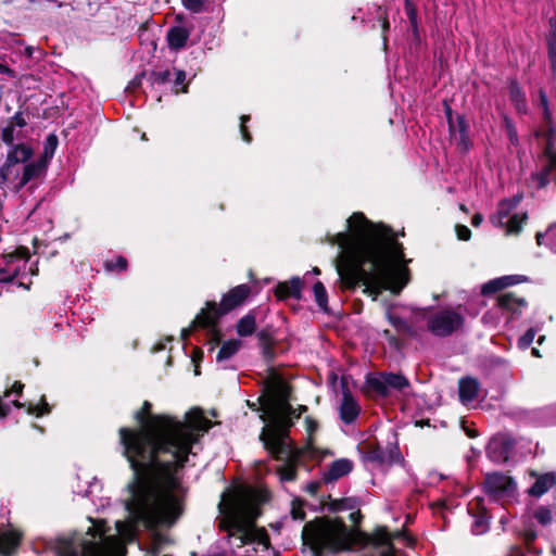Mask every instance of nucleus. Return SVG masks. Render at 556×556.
Segmentation results:
<instances>
[{"mask_svg": "<svg viewBox=\"0 0 556 556\" xmlns=\"http://www.w3.org/2000/svg\"><path fill=\"white\" fill-rule=\"evenodd\" d=\"M182 5L192 13H201L205 10L208 0H181Z\"/></svg>", "mask_w": 556, "mask_h": 556, "instance_id": "obj_57", "label": "nucleus"}, {"mask_svg": "<svg viewBox=\"0 0 556 556\" xmlns=\"http://www.w3.org/2000/svg\"><path fill=\"white\" fill-rule=\"evenodd\" d=\"M346 223L348 231L338 232L330 241L342 249L336 261L340 290L354 292L362 285L363 293L372 300L383 290L396 292L392 289L397 276L395 264L405 257L397 235L388 225L372 223L362 212L353 213Z\"/></svg>", "mask_w": 556, "mask_h": 556, "instance_id": "obj_2", "label": "nucleus"}, {"mask_svg": "<svg viewBox=\"0 0 556 556\" xmlns=\"http://www.w3.org/2000/svg\"><path fill=\"white\" fill-rule=\"evenodd\" d=\"M301 452L291 453L288 457L282 459L286 464L278 469L281 481H294L298 477L296 465L301 457Z\"/></svg>", "mask_w": 556, "mask_h": 556, "instance_id": "obj_30", "label": "nucleus"}, {"mask_svg": "<svg viewBox=\"0 0 556 556\" xmlns=\"http://www.w3.org/2000/svg\"><path fill=\"white\" fill-rule=\"evenodd\" d=\"M527 306V300L517 296L514 292H504L496 296V307L507 316L508 320L519 319Z\"/></svg>", "mask_w": 556, "mask_h": 556, "instance_id": "obj_14", "label": "nucleus"}, {"mask_svg": "<svg viewBox=\"0 0 556 556\" xmlns=\"http://www.w3.org/2000/svg\"><path fill=\"white\" fill-rule=\"evenodd\" d=\"M233 493H245L250 498H253V502L258 503L260 506L270 500V492L266 489L240 488L233 491Z\"/></svg>", "mask_w": 556, "mask_h": 556, "instance_id": "obj_36", "label": "nucleus"}, {"mask_svg": "<svg viewBox=\"0 0 556 556\" xmlns=\"http://www.w3.org/2000/svg\"><path fill=\"white\" fill-rule=\"evenodd\" d=\"M517 444V440L508 432H498L494 434L486 447L485 453L488 458L498 465L506 464Z\"/></svg>", "mask_w": 556, "mask_h": 556, "instance_id": "obj_9", "label": "nucleus"}, {"mask_svg": "<svg viewBox=\"0 0 556 556\" xmlns=\"http://www.w3.org/2000/svg\"><path fill=\"white\" fill-rule=\"evenodd\" d=\"M479 393V382L476 378L465 377L458 381V396L463 403L473 401Z\"/></svg>", "mask_w": 556, "mask_h": 556, "instance_id": "obj_27", "label": "nucleus"}, {"mask_svg": "<svg viewBox=\"0 0 556 556\" xmlns=\"http://www.w3.org/2000/svg\"><path fill=\"white\" fill-rule=\"evenodd\" d=\"M22 540L23 533L17 530H0V556H14Z\"/></svg>", "mask_w": 556, "mask_h": 556, "instance_id": "obj_20", "label": "nucleus"}, {"mask_svg": "<svg viewBox=\"0 0 556 556\" xmlns=\"http://www.w3.org/2000/svg\"><path fill=\"white\" fill-rule=\"evenodd\" d=\"M556 484V476L553 472H547L538 476L534 483L528 490L530 496L540 497L544 495L551 488Z\"/></svg>", "mask_w": 556, "mask_h": 556, "instance_id": "obj_29", "label": "nucleus"}, {"mask_svg": "<svg viewBox=\"0 0 556 556\" xmlns=\"http://www.w3.org/2000/svg\"><path fill=\"white\" fill-rule=\"evenodd\" d=\"M313 292L315 301L318 307L326 314L330 313V308L328 306V293L320 280H317L313 286Z\"/></svg>", "mask_w": 556, "mask_h": 556, "instance_id": "obj_37", "label": "nucleus"}, {"mask_svg": "<svg viewBox=\"0 0 556 556\" xmlns=\"http://www.w3.org/2000/svg\"><path fill=\"white\" fill-rule=\"evenodd\" d=\"M268 379L265 381V391L267 397L260 396L258 402L262 403L263 414L260 415L261 420L268 421L270 415L291 416L295 409L289 403L291 397V386L277 372L274 367H269Z\"/></svg>", "mask_w": 556, "mask_h": 556, "instance_id": "obj_4", "label": "nucleus"}, {"mask_svg": "<svg viewBox=\"0 0 556 556\" xmlns=\"http://www.w3.org/2000/svg\"><path fill=\"white\" fill-rule=\"evenodd\" d=\"M219 511L224 515L223 519L218 523V529L220 531L228 532V536H232L231 530H236L241 533L244 532L243 523L239 518V515L232 504L230 502V497L228 496L225 502H220L218 504Z\"/></svg>", "mask_w": 556, "mask_h": 556, "instance_id": "obj_16", "label": "nucleus"}, {"mask_svg": "<svg viewBox=\"0 0 556 556\" xmlns=\"http://www.w3.org/2000/svg\"><path fill=\"white\" fill-rule=\"evenodd\" d=\"M521 538L525 542V544L527 545V547L529 548V546L536 540L538 538V532L536 530L531 526L527 529H525L522 532H521Z\"/></svg>", "mask_w": 556, "mask_h": 556, "instance_id": "obj_62", "label": "nucleus"}, {"mask_svg": "<svg viewBox=\"0 0 556 556\" xmlns=\"http://www.w3.org/2000/svg\"><path fill=\"white\" fill-rule=\"evenodd\" d=\"M303 281L300 277H292L289 280L278 282L274 288V294L278 301L288 299H302Z\"/></svg>", "mask_w": 556, "mask_h": 556, "instance_id": "obj_19", "label": "nucleus"}, {"mask_svg": "<svg viewBox=\"0 0 556 556\" xmlns=\"http://www.w3.org/2000/svg\"><path fill=\"white\" fill-rule=\"evenodd\" d=\"M387 453V459L386 464L389 466H392L394 464H400L404 460L403 455L400 451L399 445L395 444H389L387 448L384 450Z\"/></svg>", "mask_w": 556, "mask_h": 556, "instance_id": "obj_47", "label": "nucleus"}, {"mask_svg": "<svg viewBox=\"0 0 556 556\" xmlns=\"http://www.w3.org/2000/svg\"><path fill=\"white\" fill-rule=\"evenodd\" d=\"M365 459L377 465H386L387 453L379 444H371L365 453Z\"/></svg>", "mask_w": 556, "mask_h": 556, "instance_id": "obj_39", "label": "nucleus"}, {"mask_svg": "<svg viewBox=\"0 0 556 556\" xmlns=\"http://www.w3.org/2000/svg\"><path fill=\"white\" fill-rule=\"evenodd\" d=\"M228 495L239 515L240 520L244 525V532L247 530H253L256 526L257 519L263 514L258 503L253 502V498H250L245 493L236 494L231 492Z\"/></svg>", "mask_w": 556, "mask_h": 556, "instance_id": "obj_10", "label": "nucleus"}, {"mask_svg": "<svg viewBox=\"0 0 556 556\" xmlns=\"http://www.w3.org/2000/svg\"><path fill=\"white\" fill-rule=\"evenodd\" d=\"M33 149L25 143L14 144L8 152V155L13 154L17 160L15 164L25 163L33 156Z\"/></svg>", "mask_w": 556, "mask_h": 556, "instance_id": "obj_41", "label": "nucleus"}, {"mask_svg": "<svg viewBox=\"0 0 556 556\" xmlns=\"http://www.w3.org/2000/svg\"><path fill=\"white\" fill-rule=\"evenodd\" d=\"M504 126L508 137L509 142L517 147L519 144V138L517 134V129L513 121L508 116H504Z\"/></svg>", "mask_w": 556, "mask_h": 556, "instance_id": "obj_54", "label": "nucleus"}, {"mask_svg": "<svg viewBox=\"0 0 556 556\" xmlns=\"http://www.w3.org/2000/svg\"><path fill=\"white\" fill-rule=\"evenodd\" d=\"M501 280L503 283V288L505 289L507 287L525 282L528 280V278L526 276H521V275H508V276H502Z\"/></svg>", "mask_w": 556, "mask_h": 556, "instance_id": "obj_61", "label": "nucleus"}, {"mask_svg": "<svg viewBox=\"0 0 556 556\" xmlns=\"http://www.w3.org/2000/svg\"><path fill=\"white\" fill-rule=\"evenodd\" d=\"M545 125H546V129L545 130L538 129V130L534 131L533 135H534L535 138L543 137L545 139V147H544L543 152L549 153V151L555 150V144H556V125L554 123L545 124Z\"/></svg>", "mask_w": 556, "mask_h": 556, "instance_id": "obj_35", "label": "nucleus"}, {"mask_svg": "<svg viewBox=\"0 0 556 556\" xmlns=\"http://www.w3.org/2000/svg\"><path fill=\"white\" fill-rule=\"evenodd\" d=\"M2 141L8 144V146H11L13 147L14 143V127H13V123H9L3 129H2Z\"/></svg>", "mask_w": 556, "mask_h": 556, "instance_id": "obj_63", "label": "nucleus"}, {"mask_svg": "<svg viewBox=\"0 0 556 556\" xmlns=\"http://www.w3.org/2000/svg\"><path fill=\"white\" fill-rule=\"evenodd\" d=\"M366 384L372 393L381 397L390 395V389L403 391L410 387L409 380L401 372L382 371L378 376L368 374Z\"/></svg>", "mask_w": 556, "mask_h": 556, "instance_id": "obj_6", "label": "nucleus"}, {"mask_svg": "<svg viewBox=\"0 0 556 556\" xmlns=\"http://www.w3.org/2000/svg\"><path fill=\"white\" fill-rule=\"evenodd\" d=\"M356 501L352 497H344L340 500H331L327 504V508L331 513H338L346 509H353L355 507Z\"/></svg>", "mask_w": 556, "mask_h": 556, "instance_id": "obj_42", "label": "nucleus"}, {"mask_svg": "<svg viewBox=\"0 0 556 556\" xmlns=\"http://www.w3.org/2000/svg\"><path fill=\"white\" fill-rule=\"evenodd\" d=\"M190 30L184 26H172L166 34L168 48L178 51L186 47Z\"/></svg>", "mask_w": 556, "mask_h": 556, "instance_id": "obj_25", "label": "nucleus"}, {"mask_svg": "<svg viewBox=\"0 0 556 556\" xmlns=\"http://www.w3.org/2000/svg\"><path fill=\"white\" fill-rule=\"evenodd\" d=\"M301 538L312 556L336 555L355 547L353 529L340 517L321 516L307 521Z\"/></svg>", "mask_w": 556, "mask_h": 556, "instance_id": "obj_3", "label": "nucleus"}, {"mask_svg": "<svg viewBox=\"0 0 556 556\" xmlns=\"http://www.w3.org/2000/svg\"><path fill=\"white\" fill-rule=\"evenodd\" d=\"M186 81V72L184 70H176L175 71V80H174V87H175V93L187 92V85Z\"/></svg>", "mask_w": 556, "mask_h": 556, "instance_id": "obj_60", "label": "nucleus"}, {"mask_svg": "<svg viewBox=\"0 0 556 556\" xmlns=\"http://www.w3.org/2000/svg\"><path fill=\"white\" fill-rule=\"evenodd\" d=\"M305 501L302 498L295 497L291 503V517L294 520H304L306 514L304 511Z\"/></svg>", "mask_w": 556, "mask_h": 556, "instance_id": "obj_52", "label": "nucleus"}, {"mask_svg": "<svg viewBox=\"0 0 556 556\" xmlns=\"http://www.w3.org/2000/svg\"><path fill=\"white\" fill-rule=\"evenodd\" d=\"M388 321L396 329L399 333H404L409 338L417 337V330L410 324H408L404 318L393 315L391 313H387Z\"/></svg>", "mask_w": 556, "mask_h": 556, "instance_id": "obj_33", "label": "nucleus"}, {"mask_svg": "<svg viewBox=\"0 0 556 556\" xmlns=\"http://www.w3.org/2000/svg\"><path fill=\"white\" fill-rule=\"evenodd\" d=\"M258 345L262 350V356L268 364L273 363L276 358L275 345L276 339L270 328L261 329L256 333Z\"/></svg>", "mask_w": 556, "mask_h": 556, "instance_id": "obj_22", "label": "nucleus"}, {"mask_svg": "<svg viewBox=\"0 0 556 556\" xmlns=\"http://www.w3.org/2000/svg\"><path fill=\"white\" fill-rule=\"evenodd\" d=\"M468 513L473 518L471 531L476 535L484 534L489 530V522L491 516L488 509L483 506V498L477 497L475 506L471 504L468 507Z\"/></svg>", "mask_w": 556, "mask_h": 556, "instance_id": "obj_18", "label": "nucleus"}, {"mask_svg": "<svg viewBox=\"0 0 556 556\" xmlns=\"http://www.w3.org/2000/svg\"><path fill=\"white\" fill-rule=\"evenodd\" d=\"M483 488L489 495H511L516 491V483L511 477L496 471L485 475Z\"/></svg>", "mask_w": 556, "mask_h": 556, "instance_id": "obj_13", "label": "nucleus"}, {"mask_svg": "<svg viewBox=\"0 0 556 556\" xmlns=\"http://www.w3.org/2000/svg\"><path fill=\"white\" fill-rule=\"evenodd\" d=\"M289 438L290 431L283 432L282 430H277L274 433L268 432V435L261 442L274 459H285L291 455V453L300 452L292 443L287 442Z\"/></svg>", "mask_w": 556, "mask_h": 556, "instance_id": "obj_11", "label": "nucleus"}, {"mask_svg": "<svg viewBox=\"0 0 556 556\" xmlns=\"http://www.w3.org/2000/svg\"><path fill=\"white\" fill-rule=\"evenodd\" d=\"M535 329L534 328H530L528 329L518 340V348L520 350H527L533 342L534 340V337H535Z\"/></svg>", "mask_w": 556, "mask_h": 556, "instance_id": "obj_59", "label": "nucleus"}, {"mask_svg": "<svg viewBox=\"0 0 556 556\" xmlns=\"http://www.w3.org/2000/svg\"><path fill=\"white\" fill-rule=\"evenodd\" d=\"M533 517L542 526H547L553 520L552 510L546 506L538 507L533 513Z\"/></svg>", "mask_w": 556, "mask_h": 556, "instance_id": "obj_50", "label": "nucleus"}, {"mask_svg": "<svg viewBox=\"0 0 556 556\" xmlns=\"http://www.w3.org/2000/svg\"><path fill=\"white\" fill-rule=\"evenodd\" d=\"M405 13L409 21V24L412 26V29L414 34L418 33V23H417V9L416 7L409 1L405 0Z\"/></svg>", "mask_w": 556, "mask_h": 556, "instance_id": "obj_53", "label": "nucleus"}, {"mask_svg": "<svg viewBox=\"0 0 556 556\" xmlns=\"http://www.w3.org/2000/svg\"><path fill=\"white\" fill-rule=\"evenodd\" d=\"M545 39L551 71L556 76V17L548 18V33Z\"/></svg>", "mask_w": 556, "mask_h": 556, "instance_id": "obj_28", "label": "nucleus"}, {"mask_svg": "<svg viewBox=\"0 0 556 556\" xmlns=\"http://www.w3.org/2000/svg\"><path fill=\"white\" fill-rule=\"evenodd\" d=\"M241 345L242 342L239 339H231L223 342L219 351L217 352L216 361L218 363H222L224 361L231 358L233 355L238 353Z\"/></svg>", "mask_w": 556, "mask_h": 556, "instance_id": "obj_34", "label": "nucleus"}, {"mask_svg": "<svg viewBox=\"0 0 556 556\" xmlns=\"http://www.w3.org/2000/svg\"><path fill=\"white\" fill-rule=\"evenodd\" d=\"M508 96L511 104L519 114L527 113L526 93L516 78L507 79Z\"/></svg>", "mask_w": 556, "mask_h": 556, "instance_id": "obj_24", "label": "nucleus"}, {"mask_svg": "<svg viewBox=\"0 0 556 556\" xmlns=\"http://www.w3.org/2000/svg\"><path fill=\"white\" fill-rule=\"evenodd\" d=\"M172 73L168 70L153 71L150 74V80L153 85H164L170 80Z\"/></svg>", "mask_w": 556, "mask_h": 556, "instance_id": "obj_56", "label": "nucleus"}, {"mask_svg": "<svg viewBox=\"0 0 556 556\" xmlns=\"http://www.w3.org/2000/svg\"><path fill=\"white\" fill-rule=\"evenodd\" d=\"M134 419L137 428L118 429L122 454L132 470L125 508L131 521L147 530L169 529L186 509L187 489L179 471L213 422L201 408L188 412L185 421L153 414L149 401H143Z\"/></svg>", "mask_w": 556, "mask_h": 556, "instance_id": "obj_1", "label": "nucleus"}, {"mask_svg": "<svg viewBox=\"0 0 556 556\" xmlns=\"http://www.w3.org/2000/svg\"><path fill=\"white\" fill-rule=\"evenodd\" d=\"M250 119H251L250 115L243 114L240 116V134H241L242 140L247 143H251L253 140L252 135L249 130V127L247 126V123L250 122Z\"/></svg>", "mask_w": 556, "mask_h": 556, "instance_id": "obj_58", "label": "nucleus"}, {"mask_svg": "<svg viewBox=\"0 0 556 556\" xmlns=\"http://www.w3.org/2000/svg\"><path fill=\"white\" fill-rule=\"evenodd\" d=\"M305 429L308 434L306 448L311 450L313 447V435L318 430V422L314 418L306 416L305 417Z\"/></svg>", "mask_w": 556, "mask_h": 556, "instance_id": "obj_55", "label": "nucleus"}, {"mask_svg": "<svg viewBox=\"0 0 556 556\" xmlns=\"http://www.w3.org/2000/svg\"><path fill=\"white\" fill-rule=\"evenodd\" d=\"M51 412L50 405L48 404L46 396L42 395L40 403L37 405L28 404L27 414L35 415L36 417H42Z\"/></svg>", "mask_w": 556, "mask_h": 556, "instance_id": "obj_46", "label": "nucleus"}, {"mask_svg": "<svg viewBox=\"0 0 556 556\" xmlns=\"http://www.w3.org/2000/svg\"><path fill=\"white\" fill-rule=\"evenodd\" d=\"M448 135L456 140L457 150L462 154L468 153L473 146L469 136V124L464 114H456L453 127L448 128Z\"/></svg>", "mask_w": 556, "mask_h": 556, "instance_id": "obj_15", "label": "nucleus"}, {"mask_svg": "<svg viewBox=\"0 0 556 556\" xmlns=\"http://www.w3.org/2000/svg\"><path fill=\"white\" fill-rule=\"evenodd\" d=\"M251 294V287L247 283L238 285L223 294L220 303L206 301L204 307L198 313V323L202 326L215 324L217 319L242 306Z\"/></svg>", "mask_w": 556, "mask_h": 556, "instance_id": "obj_5", "label": "nucleus"}, {"mask_svg": "<svg viewBox=\"0 0 556 556\" xmlns=\"http://www.w3.org/2000/svg\"><path fill=\"white\" fill-rule=\"evenodd\" d=\"M538 93H539L540 106L542 109L543 122L545 124L554 123L553 115H552V112L549 110L548 98H547V94H546L545 90L543 88H540Z\"/></svg>", "mask_w": 556, "mask_h": 556, "instance_id": "obj_45", "label": "nucleus"}, {"mask_svg": "<svg viewBox=\"0 0 556 556\" xmlns=\"http://www.w3.org/2000/svg\"><path fill=\"white\" fill-rule=\"evenodd\" d=\"M56 556H111L110 546L102 541L83 540L80 552L72 539H61L55 548Z\"/></svg>", "mask_w": 556, "mask_h": 556, "instance_id": "obj_7", "label": "nucleus"}, {"mask_svg": "<svg viewBox=\"0 0 556 556\" xmlns=\"http://www.w3.org/2000/svg\"><path fill=\"white\" fill-rule=\"evenodd\" d=\"M353 462L348 458H339L333 460L328 469L323 473V481L331 483L340 478L348 476L353 470Z\"/></svg>", "mask_w": 556, "mask_h": 556, "instance_id": "obj_21", "label": "nucleus"}, {"mask_svg": "<svg viewBox=\"0 0 556 556\" xmlns=\"http://www.w3.org/2000/svg\"><path fill=\"white\" fill-rule=\"evenodd\" d=\"M104 267L109 271H125L128 267V261L126 257L119 255L115 260L105 261Z\"/></svg>", "mask_w": 556, "mask_h": 556, "instance_id": "obj_49", "label": "nucleus"}, {"mask_svg": "<svg viewBox=\"0 0 556 556\" xmlns=\"http://www.w3.org/2000/svg\"><path fill=\"white\" fill-rule=\"evenodd\" d=\"M16 160L13 154L7 155L5 162L0 167V185H4L9 181L11 168L15 165Z\"/></svg>", "mask_w": 556, "mask_h": 556, "instance_id": "obj_48", "label": "nucleus"}, {"mask_svg": "<svg viewBox=\"0 0 556 556\" xmlns=\"http://www.w3.org/2000/svg\"><path fill=\"white\" fill-rule=\"evenodd\" d=\"M527 219H528L527 213H521V214L516 213V214L511 215L507 222L508 233L518 235L521 231L522 225H523V223H526Z\"/></svg>", "mask_w": 556, "mask_h": 556, "instance_id": "obj_44", "label": "nucleus"}, {"mask_svg": "<svg viewBox=\"0 0 556 556\" xmlns=\"http://www.w3.org/2000/svg\"><path fill=\"white\" fill-rule=\"evenodd\" d=\"M464 317L453 309L446 308L428 318V330L440 338L448 337L464 325Z\"/></svg>", "mask_w": 556, "mask_h": 556, "instance_id": "obj_8", "label": "nucleus"}, {"mask_svg": "<svg viewBox=\"0 0 556 556\" xmlns=\"http://www.w3.org/2000/svg\"><path fill=\"white\" fill-rule=\"evenodd\" d=\"M341 387L342 402L340 405V418L344 424L350 425L357 419L361 413V406L354 399L344 378L341 379Z\"/></svg>", "mask_w": 556, "mask_h": 556, "instance_id": "obj_17", "label": "nucleus"}, {"mask_svg": "<svg viewBox=\"0 0 556 556\" xmlns=\"http://www.w3.org/2000/svg\"><path fill=\"white\" fill-rule=\"evenodd\" d=\"M59 144V138L55 134H49L43 143V152L40 159L47 161V163L53 157L55 150Z\"/></svg>", "mask_w": 556, "mask_h": 556, "instance_id": "obj_43", "label": "nucleus"}, {"mask_svg": "<svg viewBox=\"0 0 556 556\" xmlns=\"http://www.w3.org/2000/svg\"><path fill=\"white\" fill-rule=\"evenodd\" d=\"M240 539L243 544L257 542L258 544H262L266 547L270 545L269 535L265 528H257L256 526L253 530H247L245 532H242Z\"/></svg>", "mask_w": 556, "mask_h": 556, "instance_id": "obj_32", "label": "nucleus"}, {"mask_svg": "<svg viewBox=\"0 0 556 556\" xmlns=\"http://www.w3.org/2000/svg\"><path fill=\"white\" fill-rule=\"evenodd\" d=\"M376 17H377V22L379 23V26L381 28L383 48L387 49V47H388L387 33L390 29V22H389L387 8H384L382 5H377Z\"/></svg>", "mask_w": 556, "mask_h": 556, "instance_id": "obj_38", "label": "nucleus"}, {"mask_svg": "<svg viewBox=\"0 0 556 556\" xmlns=\"http://www.w3.org/2000/svg\"><path fill=\"white\" fill-rule=\"evenodd\" d=\"M355 547H366L368 545L380 547L389 546L393 548L391 535L386 526H378L371 534L363 531L362 529H353Z\"/></svg>", "mask_w": 556, "mask_h": 556, "instance_id": "obj_12", "label": "nucleus"}, {"mask_svg": "<svg viewBox=\"0 0 556 556\" xmlns=\"http://www.w3.org/2000/svg\"><path fill=\"white\" fill-rule=\"evenodd\" d=\"M502 290H504V288H503L501 277H498V278H495V279H492V280L485 282L481 287V294L483 296H488V295L494 294L496 292H500Z\"/></svg>", "mask_w": 556, "mask_h": 556, "instance_id": "obj_51", "label": "nucleus"}, {"mask_svg": "<svg viewBox=\"0 0 556 556\" xmlns=\"http://www.w3.org/2000/svg\"><path fill=\"white\" fill-rule=\"evenodd\" d=\"M265 427H263L260 433V441H264V439L268 435V432H276L277 430H282L283 432L290 431L293 427V418L291 416H279V415H270L268 421Z\"/></svg>", "mask_w": 556, "mask_h": 556, "instance_id": "obj_23", "label": "nucleus"}, {"mask_svg": "<svg viewBox=\"0 0 556 556\" xmlns=\"http://www.w3.org/2000/svg\"><path fill=\"white\" fill-rule=\"evenodd\" d=\"M47 164V161L43 159H39L36 162L27 163L24 166L23 175L16 186V190L20 191L31 179L39 177L46 170Z\"/></svg>", "mask_w": 556, "mask_h": 556, "instance_id": "obj_26", "label": "nucleus"}, {"mask_svg": "<svg viewBox=\"0 0 556 556\" xmlns=\"http://www.w3.org/2000/svg\"><path fill=\"white\" fill-rule=\"evenodd\" d=\"M256 329V314L250 311L241 317L236 324V331L240 337H249L255 332Z\"/></svg>", "mask_w": 556, "mask_h": 556, "instance_id": "obj_31", "label": "nucleus"}, {"mask_svg": "<svg viewBox=\"0 0 556 556\" xmlns=\"http://www.w3.org/2000/svg\"><path fill=\"white\" fill-rule=\"evenodd\" d=\"M219 321H220V319H217L215 321V324H213V325L202 326L201 324L198 323V314H197L194 319L192 320V327L207 330L211 336V341L215 344H218L223 338V332L219 327Z\"/></svg>", "mask_w": 556, "mask_h": 556, "instance_id": "obj_40", "label": "nucleus"}, {"mask_svg": "<svg viewBox=\"0 0 556 556\" xmlns=\"http://www.w3.org/2000/svg\"><path fill=\"white\" fill-rule=\"evenodd\" d=\"M382 336L388 341L389 345L400 351L403 346L401 340L394 336L389 329H384L382 331Z\"/></svg>", "mask_w": 556, "mask_h": 556, "instance_id": "obj_64", "label": "nucleus"}]
</instances>
